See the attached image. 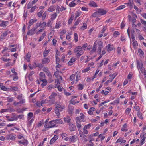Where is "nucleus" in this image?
Segmentation results:
<instances>
[{
  "label": "nucleus",
  "instance_id": "obj_2",
  "mask_svg": "<svg viewBox=\"0 0 146 146\" xmlns=\"http://www.w3.org/2000/svg\"><path fill=\"white\" fill-rule=\"evenodd\" d=\"M74 52L76 54V55L77 57H79L84 53V52L81 47L78 46L74 49Z\"/></svg>",
  "mask_w": 146,
  "mask_h": 146
},
{
  "label": "nucleus",
  "instance_id": "obj_14",
  "mask_svg": "<svg viewBox=\"0 0 146 146\" xmlns=\"http://www.w3.org/2000/svg\"><path fill=\"white\" fill-rule=\"evenodd\" d=\"M106 48H107V51L108 52H110L113 49L114 47L113 45H111L110 44H109L106 46Z\"/></svg>",
  "mask_w": 146,
  "mask_h": 146
},
{
  "label": "nucleus",
  "instance_id": "obj_36",
  "mask_svg": "<svg viewBox=\"0 0 146 146\" xmlns=\"http://www.w3.org/2000/svg\"><path fill=\"white\" fill-rule=\"evenodd\" d=\"M75 78V75L74 74L71 75L70 77V79L72 82V83H74V79Z\"/></svg>",
  "mask_w": 146,
  "mask_h": 146
},
{
  "label": "nucleus",
  "instance_id": "obj_46",
  "mask_svg": "<svg viewBox=\"0 0 146 146\" xmlns=\"http://www.w3.org/2000/svg\"><path fill=\"white\" fill-rule=\"evenodd\" d=\"M87 25L86 23H84L83 24V25L82 26L80 29H81L82 30H83L86 29L87 28Z\"/></svg>",
  "mask_w": 146,
  "mask_h": 146
},
{
  "label": "nucleus",
  "instance_id": "obj_12",
  "mask_svg": "<svg viewBox=\"0 0 146 146\" xmlns=\"http://www.w3.org/2000/svg\"><path fill=\"white\" fill-rule=\"evenodd\" d=\"M54 122L53 123H56V124H62L63 123V121L62 120L58 119H56L55 120H52L50 121V123Z\"/></svg>",
  "mask_w": 146,
  "mask_h": 146
},
{
  "label": "nucleus",
  "instance_id": "obj_24",
  "mask_svg": "<svg viewBox=\"0 0 146 146\" xmlns=\"http://www.w3.org/2000/svg\"><path fill=\"white\" fill-rule=\"evenodd\" d=\"M73 109L74 107L69 105L68 106L69 113V114H72V113Z\"/></svg>",
  "mask_w": 146,
  "mask_h": 146
},
{
  "label": "nucleus",
  "instance_id": "obj_57",
  "mask_svg": "<svg viewBox=\"0 0 146 146\" xmlns=\"http://www.w3.org/2000/svg\"><path fill=\"white\" fill-rule=\"evenodd\" d=\"M87 129L86 128H85V127H84L83 129V132H82L83 134L84 133L86 134H87L88 133V131L87 130Z\"/></svg>",
  "mask_w": 146,
  "mask_h": 146
},
{
  "label": "nucleus",
  "instance_id": "obj_4",
  "mask_svg": "<svg viewBox=\"0 0 146 146\" xmlns=\"http://www.w3.org/2000/svg\"><path fill=\"white\" fill-rule=\"evenodd\" d=\"M137 68L138 69H139L142 73L143 72V71L142 69L143 66V64L141 61H139L137 60Z\"/></svg>",
  "mask_w": 146,
  "mask_h": 146
},
{
  "label": "nucleus",
  "instance_id": "obj_3",
  "mask_svg": "<svg viewBox=\"0 0 146 146\" xmlns=\"http://www.w3.org/2000/svg\"><path fill=\"white\" fill-rule=\"evenodd\" d=\"M96 45L98 47L97 52L100 54L101 51V49L103 47V43L102 41H98V42L97 41Z\"/></svg>",
  "mask_w": 146,
  "mask_h": 146
},
{
  "label": "nucleus",
  "instance_id": "obj_56",
  "mask_svg": "<svg viewBox=\"0 0 146 146\" xmlns=\"http://www.w3.org/2000/svg\"><path fill=\"white\" fill-rule=\"evenodd\" d=\"M61 9L60 8L59 6L58 5L57 6L56 11L58 13H60V12L61 11Z\"/></svg>",
  "mask_w": 146,
  "mask_h": 146
},
{
  "label": "nucleus",
  "instance_id": "obj_53",
  "mask_svg": "<svg viewBox=\"0 0 146 146\" xmlns=\"http://www.w3.org/2000/svg\"><path fill=\"white\" fill-rule=\"evenodd\" d=\"M47 15V13L46 12H45L42 16V19L43 20H44Z\"/></svg>",
  "mask_w": 146,
  "mask_h": 146
},
{
  "label": "nucleus",
  "instance_id": "obj_63",
  "mask_svg": "<svg viewBox=\"0 0 146 146\" xmlns=\"http://www.w3.org/2000/svg\"><path fill=\"white\" fill-rule=\"evenodd\" d=\"M37 8V7L36 5H35L33 7H32L30 10V12L32 13Z\"/></svg>",
  "mask_w": 146,
  "mask_h": 146
},
{
  "label": "nucleus",
  "instance_id": "obj_55",
  "mask_svg": "<svg viewBox=\"0 0 146 146\" xmlns=\"http://www.w3.org/2000/svg\"><path fill=\"white\" fill-rule=\"evenodd\" d=\"M98 16H99V15L97 11L94 13L92 15V16L94 17Z\"/></svg>",
  "mask_w": 146,
  "mask_h": 146
},
{
  "label": "nucleus",
  "instance_id": "obj_49",
  "mask_svg": "<svg viewBox=\"0 0 146 146\" xmlns=\"http://www.w3.org/2000/svg\"><path fill=\"white\" fill-rule=\"evenodd\" d=\"M41 23H37L35 25V27H33L34 28H36V29L38 28V27H41Z\"/></svg>",
  "mask_w": 146,
  "mask_h": 146
},
{
  "label": "nucleus",
  "instance_id": "obj_7",
  "mask_svg": "<svg viewBox=\"0 0 146 146\" xmlns=\"http://www.w3.org/2000/svg\"><path fill=\"white\" fill-rule=\"evenodd\" d=\"M69 130L70 131H74L76 129V128L75 125L73 124L72 123H70L69 124Z\"/></svg>",
  "mask_w": 146,
  "mask_h": 146
},
{
  "label": "nucleus",
  "instance_id": "obj_44",
  "mask_svg": "<svg viewBox=\"0 0 146 146\" xmlns=\"http://www.w3.org/2000/svg\"><path fill=\"white\" fill-rule=\"evenodd\" d=\"M31 57V55L30 54L28 53L26 56L25 59L27 61H29V58Z\"/></svg>",
  "mask_w": 146,
  "mask_h": 146
},
{
  "label": "nucleus",
  "instance_id": "obj_34",
  "mask_svg": "<svg viewBox=\"0 0 146 146\" xmlns=\"http://www.w3.org/2000/svg\"><path fill=\"white\" fill-rule=\"evenodd\" d=\"M9 89L11 91H14L17 90L18 88L17 87L14 86H10Z\"/></svg>",
  "mask_w": 146,
  "mask_h": 146
},
{
  "label": "nucleus",
  "instance_id": "obj_27",
  "mask_svg": "<svg viewBox=\"0 0 146 146\" xmlns=\"http://www.w3.org/2000/svg\"><path fill=\"white\" fill-rule=\"evenodd\" d=\"M89 5L92 7H94L97 6L96 3L92 1H90V3H89Z\"/></svg>",
  "mask_w": 146,
  "mask_h": 146
},
{
  "label": "nucleus",
  "instance_id": "obj_64",
  "mask_svg": "<svg viewBox=\"0 0 146 146\" xmlns=\"http://www.w3.org/2000/svg\"><path fill=\"white\" fill-rule=\"evenodd\" d=\"M92 125L91 123H89L87 125H85L84 127L85 128H86L87 129H89L91 127Z\"/></svg>",
  "mask_w": 146,
  "mask_h": 146
},
{
  "label": "nucleus",
  "instance_id": "obj_15",
  "mask_svg": "<svg viewBox=\"0 0 146 146\" xmlns=\"http://www.w3.org/2000/svg\"><path fill=\"white\" fill-rule=\"evenodd\" d=\"M58 138V137L57 135H54L53 137L50 140V143L51 144L54 143L55 141L57 140Z\"/></svg>",
  "mask_w": 146,
  "mask_h": 146
},
{
  "label": "nucleus",
  "instance_id": "obj_38",
  "mask_svg": "<svg viewBox=\"0 0 146 146\" xmlns=\"http://www.w3.org/2000/svg\"><path fill=\"white\" fill-rule=\"evenodd\" d=\"M41 81L43 82V83L41 84V85L42 86H44L47 85V81L46 80H43Z\"/></svg>",
  "mask_w": 146,
  "mask_h": 146
},
{
  "label": "nucleus",
  "instance_id": "obj_32",
  "mask_svg": "<svg viewBox=\"0 0 146 146\" xmlns=\"http://www.w3.org/2000/svg\"><path fill=\"white\" fill-rule=\"evenodd\" d=\"M50 50H45L44 52H43V56L44 57H46L47 56L50 52Z\"/></svg>",
  "mask_w": 146,
  "mask_h": 146
},
{
  "label": "nucleus",
  "instance_id": "obj_11",
  "mask_svg": "<svg viewBox=\"0 0 146 146\" xmlns=\"http://www.w3.org/2000/svg\"><path fill=\"white\" fill-rule=\"evenodd\" d=\"M50 121L49 122V123L51 125L48 126L47 125L45 124L44 127L46 128H52L54 127H57V126L55 123L54 124V122H52V123H50Z\"/></svg>",
  "mask_w": 146,
  "mask_h": 146
},
{
  "label": "nucleus",
  "instance_id": "obj_29",
  "mask_svg": "<svg viewBox=\"0 0 146 146\" xmlns=\"http://www.w3.org/2000/svg\"><path fill=\"white\" fill-rule=\"evenodd\" d=\"M64 120L65 122L69 123H70L71 119L69 117L67 116L66 117L64 118Z\"/></svg>",
  "mask_w": 146,
  "mask_h": 146
},
{
  "label": "nucleus",
  "instance_id": "obj_19",
  "mask_svg": "<svg viewBox=\"0 0 146 146\" xmlns=\"http://www.w3.org/2000/svg\"><path fill=\"white\" fill-rule=\"evenodd\" d=\"M76 60V58H72L68 62V64L70 66L72 65L73 62H74Z\"/></svg>",
  "mask_w": 146,
  "mask_h": 146
},
{
  "label": "nucleus",
  "instance_id": "obj_41",
  "mask_svg": "<svg viewBox=\"0 0 146 146\" xmlns=\"http://www.w3.org/2000/svg\"><path fill=\"white\" fill-rule=\"evenodd\" d=\"M58 50H57V52H56V55L55 57L56 58V62L57 64H59V63L60 61V58H58L57 56V55L58 54H57V52L58 51Z\"/></svg>",
  "mask_w": 146,
  "mask_h": 146
},
{
  "label": "nucleus",
  "instance_id": "obj_21",
  "mask_svg": "<svg viewBox=\"0 0 146 146\" xmlns=\"http://www.w3.org/2000/svg\"><path fill=\"white\" fill-rule=\"evenodd\" d=\"M18 142L20 144H21L24 145H26L28 143V142L27 140L25 139L23 141H18Z\"/></svg>",
  "mask_w": 146,
  "mask_h": 146
},
{
  "label": "nucleus",
  "instance_id": "obj_62",
  "mask_svg": "<svg viewBox=\"0 0 146 146\" xmlns=\"http://www.w3.org/2000/svg\"><path fill=\"white\" fill-rule=\"evenodd\" d=\"M33 121V119H31V120L30 119L29 120V123H28V126H29V127L31 126Z\"/></svg>",
  "mask_w": 146,
  "mask_h": 146
},
{
  "label": "nucleus",
  "instance_id": "obj_51",
  "mask_svg": "<svg viewBox=\"0 0 146 146\" xmlns=\"http://www.w3.org/2000/svg\"><path fill=\"white\" fill-rule=\"evenodd\" d=\"M48 102V101L46 99L42 100L41 101V106H42V104H44V103H47Z\"/></svg>",
  "mask_w": 146,
  "mask_h": 146
},
{
  "label": "nucleus",
  "instance_id": "obj_33",
  "mask_svg": "<svg viewBox=\"0 0 146 146\" xmlns=\"http://www.w3.org/2000/svg\"><path fill=\"white\" fill-rule=\"evenodd\" d=\"M37 20L35 19L34 20L33 19H32L30 20L29 22V25L31 26L33 25V23L35 22Z\"/></svg>",
  "mask_w": 146,
  "mask_h": 146
},
{
  "label": "nucleus",
  "instance_id": "obj_22",
  "mask_svg": "<svg viewBox=\"0 0 146 146\" xmlns=\"http://www.w3.org/2000/svg\"><path fill=\"white\" fill-rule=\"evenodd\" d=\"M77 137L76 135H74L70 137V141L71 142H74L76 141Z\"/></svg>",
  "mask_w": 146,
  "mask_h": 146
},
{
  "label": "nucleus",
  "instance_id": "obj_5",
  "mask_svg": "<svg viewBox=\"0 0 146 146\" xmlns=\"http://www.w3.org/2000/svg\"><path fill=\"white\" fill-rule=\"evenodd\" d=\"M97 11L99 15H102L106 13V11L102 9H98Z\"/></svg>",
  "mask_w": 146,
  "mask_h": 146
},
{
  "label": "nucleus",
  "instance_id": "obj_25",
  "mask_svg": "<svg viewBox=\"0 0 146 146\" xmlns=\"http://www.w3.org/2000/svg\"><path fill=\"white\" fill-rule=\"evenodd\" d=\"M133 3H134L133 0H129V2L128 3H125V4L127 5V6L132 7L133 5Z\"/></svg>",
  "mask_w": 146,
  "mask_h": 146
},
{
  "label": "nucleus",
  "instance_id": "obj_6",
  "mask_svg": "<svg viewBox=\"0 0 146 146\" xmlns=\"http://www.w3.org/2000/svg\"><path fill=\"white\" fill-rule=\"evenodd\" d=\"M36 28H34V27H33L30 30H29L28 32L27 33V35H33L34 34L36 33Z\"/></svg>",
  "mask_w": 146,
  "mask_h": 146
},
{
  "label": "nucleus",
  "instance_id": "obj_50",
  "mask_svg": "<svg viewBox=\"0 0 146 146\" xmlns=\"http://www.w3.org/2000/svg\"><path fill=\"white\" fill-rule=\"evenodd\" d=\"M33 4L32 3H31L30 2H29L28 3L27 6V8L28 9H30V8H31L33 6V5H32Z\"/></svg>",
  "mask_w": 146,
  "mask_h": 146
},
{
  "label": "nucleus",
  "instance_id": "obj_20",
  "mask_svg": "<svg viewBox=\"0 0 146 146\" xmlns=\"http://www.w3.org/2000/svg\"><path fill=\"white\" fill-rule=\"evenodd\" d=\"M34 73L35 72L34 71H32L29 74L28 77L29 80L30 81H32L33 80V79L32 77V75L34 74Z\"/></svg>",
  "mask_w": 146,
  "mask_h": 146
},
{
  "label": "nucleus",
  "instance_id": "obj_10",
  "mask_svg": "<svg viewBox=\"0 0 146 146\" xmlns=\"http://www.w3.org/2000/svg\"><path fill=\"white\" fill-rule=\"evenodd\" d=\"M33 65L35 68L38 67L40 68H42L44 66V65H43L42 63H39L36 62H34L33 64Z\"/></svg>",
  "mask_w": 146,
  "mask_h": 146
},
{
  "label": "nucleus",
  "instance_id": "obj_16",
  "mask_svg": "<svg viewBox=\"0 0 146 146\" xmlns=\"http://www.w3.org/2000/svg\"><path fill=\"white\" fill-rule=\"evenodd\" d=\"M8 34V33L7 31H5L1 35L0 37V41H1L2 39H4L5 38L6 36Z\"/></svg>",
  "mask_w": 146,
  "mask_h": 146
},
{
  "label": "nucleus",
  "instance_id": "obj_39",
  "mask_svg": "<svg viewBox=\"0 0 146 146\" xmlns=\"http://www.w3.org/2000/svg\"><path fill=\"white\" fill-rule=\"evenodd\" d=\"M33 113L31 112H30L28 114V119L29 120L33 117Z\"/></svg>",
  "mask_w": 146,
  "mask_h": 146
},
{
  "label": "nucleus",
  "instance_id": "obj_37",
  "mask_svg": "<svg viewBox=\"0 0 146 146\" xmlns=\"http://www.w3.org/2000/svg\"><path fill=\"white\" fill-rule=\"evenodd\" d=\"M6 23L7 22L6 21H1V23L0 24V26L3 27H6L7 25L6 24Z\"/></svg>",
  "mask_w": 146,
  "mask_h": 146
},
{
  "label": "nucleus",
  "instance_id": "obj_45",
  "mask_svg": "<svg viewBox=\"0 0 146 146\" xmlns=\"http://www.w3.org/2000/svg\"><path fill=\"white\" fill-rule=\"evenodd\" d=\"M73 17L74 16L73 15H71V17L68 20V24H70L71 23H72L73 20Z\"/></svg>",
  "mask_w": 146,
  "mask_h": 146
},
{
  "label": "nucleus",
  "instance_id": "obj_13",
  "mask_svg": "<svg viewBox=\"0 0 146 146\" xmlns=\"http://www.w3.org/2000/svg\"><path fill=\"white\" fill-rule=\"evenodd\" d=\"M97 44V40L95 41L93 45V47L92 49L90 52V53L91 54L95 52L96 49V44Z\"/></svg>",
  "mask_w": 146,
  "mask_h": 146
},
{
  "label": "nucleus",
  "instance_id": "obj_26",
  "mask_svg": "<svg viewBox=\"0 0 146 146\" xmlns=\"http://www.w3.org/2000/svg\"><path fill=\"white\" fill-rule=\"evenodd\" d=\"M56 8L54 6H50L48 9V11L50 12H52Z\"/></svg>",
  "mask_w": 146,
  "mask_h": 146
},
{
  "label": "nucleus",
  "instance_id": "obj_9",
  "mask_svg": "<svg viewBox=\"0 0 146 146\" xmlns=\"http://www.w3.org/2000/svg\"><path fill=\"white\" fill-rule=\"evenodd\" d=\"M6 138L7 140L10 139L11 140H13L16 138V135H15L11 134L7 135Z\"/></svg>",
  "mask_w": 146,
  "mask_h": 146
},
{
  "label": "nucleus",
  "instance_id": "obj_52",
  "mask_svg": "<svg viewBox=\"0 0 146 146\" xmlns=\"http://www.w3.org/2000/svg\"><path fill=\"white\" fill-rule=\"evenodd\" d=\"M92 140H90L89 141L90 143L87 144L86 146H94V145L93 143L92 142Z\"/></svg>",
  "mask_w": 146,
  "mask_h": 146
},
{
  "label": "nucleus",
  "instance_id": "obj_1",
  "mask_svg": "<svg viewBox=\"0 0 146 146\" xmlns=\"http://www.w3.org/2000/svg\"><path fill=\"white\" fill-rule=\"evenodd\" d=\"M64 108V106L61 105L59 104L56 105L54 109V111L55 113L57 114V116L58 117H59L60 115V113L59 112L62 111Z\"/></svg>",
  "mask_w": 146,
  "mask_h": 146
},
{
  "label": "nucleus",
  "instance_id": "obj_8",
  "mask_svg": "<svg viewBox=\"0 0 146 146\" xmlns=\"http://www.w3.org/2000/svg\"><path fill=\"white\" fill-rule=\"evenodd\" d=\"M76 126L77 127L78 129V131H79V134L81 137H82L83 136H84V135L83 134L82 132L80 130V129L81 127V125L80 123H76Z\"/></svg>",
  "mask_w": 146,
  "mask_h": 146
},
{
  "label": "nucleus",
  "instance_id": "obj_58",
  "mask_svg": "<svg viewBox=\"0 0 146 146\" xmlns=\"http://www.w3.org/2000/svg\"><path fill=\"white\" fill-rule=\"evenodd\" d=\"M44 30V29H40L38 30V31H36V33L37 34H40V32H43Z\"/></svg>",
  "mask_w": 146,
  "mask_h": 146
},
{
  "label": "nucleus",
  "instance_id": "obj_18",
  "mask_svg": "<svg viewBox=\"0 0 146 146\" xmlns=\"http://www.w3.org/2000/svg\"><path fill=\"white\" fill-rule=\"evenodd\" d=\"M42 64L43 65L44 64L48 63L50 61V60L48 58H45L42 60Z\"/></svg>",
  "mask_w": 146,
  "mask_h": 146
},
{
  "label": "nucleus",
  "instance_id": "obj_47",
  "mask_svg": "<svg viewBox=\"0 0 146 146\" xmlns=\"http://www.w3.org/2000/svg\"><path fill=\"white\" fill-rule=\"evenodd\" d=\"M52 21V20H50V19L48 22H47V23H46L47 24V26L48 27H50L51 26V25L52 24V21Z\"/></svg>",
  "mask_w": 146,
  "mask_h": 146
},
{
  "label": "nucleus",
  "instance_id": "obj_43",
  "mask_svg": "<svg viewBox=\"0 0 146 146\" xmlns=\"http://www.w3.org/2000/svg\"><path fill=\"white\" fill-rule=\"evenodd\" d=\"M113 79H114V78H110L109 80H107L105 83H104L106 85H107L110 82H111L113 81Z\"/></svg>",
  "mask_w": 146,
  "mask_h": 146
},
{
  "label": "nucleus",
  "instance_id": "obj_28",
  "mask_svg": "<svg viewBox=\"0 0 146 146\" xmlns=\"http://www.w3.org/2000/svg\"><path fill=\"white\" fill-rule=\"evenodd\" d=\"M140 20L141 23L144 25L145 27L144 28L145 30L146 31V21L141 19Z\"/></svg>",
  "mask_w": 146,
  "mask_h": 146
},
{
  "label": "nucleus",
  "instance_id": "obj_54",
  "mask_svg": "<svg viewBox=\"0 0 146 146\" xmlns=\"http://www.w3.org/2000/svg\"><path fill=\"white\" fill-rule=\"evenodd\" d=\"M74 39L76 42H77L78 41V35L76 33L74 34Z\"/></svg>",
  "mask_w": 146,
  "mask_h": 146
},
{
  "label": "nucleus",
  "instance_id": "obj_60",
  "mask_svg": "<svg viewBox=\"0 0 146 146\" xmlns=\"http://www.w3.org/2000/svg\"><path fill=\"white\" fill-rule=\"evenodd\" d=\"M78 89L79 90H82L84 88L83 85L81 84H79L78 86Z\"/></svg>",
  "mask_w": 146,
  "mask_h": 146
},
{
  "label": "nucleus",
  "instance_id": "obj_40",
  "mask_svg": "<svg viewBox=\"0 0 146 146\" xmlns=\"http://www.w3.org/2000/svg\"><path fill=\"white\" fill-rule=\"evenodd\" d=\"M125 6L124 5H122L118 7L116 9V10H120L125 8Z\"/></svg>",
  "mask_w": 146,
  "mask_h": 146
},
{
  "label": "nucleus",
  "instance_id": "obj_48",
  "mask_svg": "<svg viewBox=\"0 0 146 146\" xmlns=\"http://www.w3.org/2000/svg\"><path fill=\"white\" fill-rule=\"evenodd\" d=\"M90 68L89 67H88L82 70V72L83 73H85L86 72H87L88 71L90 70Z\"/></svg>",
  "mask_w": 146,
  "mask_h": 146
},
{
  "label": "nucleus",
  "instance_id": "obj_61",
  "mask_svg": "<svg viewBox=\"0 0 146 146\" xmlns=\"http://www.w3.org/2000/svg\"><path fill=\"white\" fill-rule=\"evenodd\" d=\"M9 109H1V110L0 111V112L1 113H4V112H6L9 111Z\"/></svg>",
  "mask_w": 146,
  "mask_h": 146
},
{
  "label": "nucleus",
  "instance_id": "obj_23",
  "mask_svg": "<svg viewBox=\"0 0 146 146\" xmlns=\"http://www.w3.org/2000/svg\"><path fill=\"white\" fill-rule=\"evenodd\" d=\"M57 16V14L56 13H54L52 14L51 15V18L50 19V20L53 21L56 17Z\"/></svg>",
  "mask_w": 146,
  "mask_h": 146
},
{
  "label": "nucleus",
  "instance_id": "obj_59",
  "mask_svg": "<svg viewBox=\"0 0 146 146\" xmlns=\"http://www.w3.org/2000/svg\"><path fill=\"white\" fill-rule=\"evenodd\" d=\"M46 24V23L45 22H43L42 23H41V28H43L44 27Z\"/></svg>",
  "mask_w": 146,
  "mask_h": 146
},
{
  "label": "nucleus",
  "instance_id": "obj_31",
  "mask_svg": "<svg viewBox=\"0 0 146 146\" xmlns=\"http://www.w3.org/2000/svg\"><path fill=\"white\" fill-rule=\"evenodd\" d=\"M77 3L75 2V1H73L70 3L69 6L70 7H73L76 5Z\"/></svg>",
  "mask_w": 146,
  "mask_h": 146
},
{
  "label": "nucleus",
  "instance_id": "obj_30",
  "mask_svg": "<svg viewBox=\"0 0 146 146\" xmlns=\"http://www.w3.org/2000/svg\"><path fill=\"white\" fill-rule=\"evenodd\" d=\"M46 32H44L43 33L41 36L40 37V38L38 40L39 42H40L44 38L45 36H46Z\"/></svg>",
  "mask_w": 146,
  "mask_h": 146
},
{
  "label": "nucleus",
  "instance_id": "obj_42",
  "mask_svg": "<svg viewBox=\"0 0 146 146\" xmlns=\"http://www.w3.org/2000/svg\"><path fill=\"white\" fill-rule=\"evenodd\" d=\"M137 115L138 117L140 119H143V117L142 116V114L139 111L137 113Z\"/></svg>",
  "mask_w": 146,
  "mask_h": 146
},
{
  "label": "nucleus",
  "instance_id": "obj_17",
  "mask_svg": "<svg viewBox=\"0 0 146 146\" xmlns=\"http://www.w3.org/2000/svg\"><path fill=\"white\" fill-rule=\"evenodd\" d=\"M40 80V81L43 80H46L45 74L43 72H41L39 74Z\"/></svg>",
  "mask_w": 146,
  "mask_h": 146
},
{
  "label": "nucleus",
  "instance_id": "obj_35",
  "mask_svg": "<svg viewBox=\"0 0 146 146\" xmlns=\"http://www.w3.org/2000/svg\"><path fill=\"white\" fill-rule=\"evenodd\" d=\"M57 95V94L55 93H52L51 95L49 97V98L50 99H52L54 98Z\"/></svg>",
  "mask_w": 146,
  "mask_h": 146
}]
</instances>
